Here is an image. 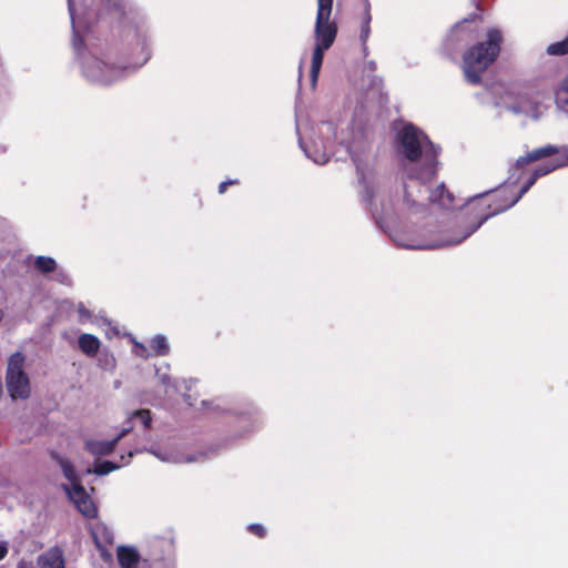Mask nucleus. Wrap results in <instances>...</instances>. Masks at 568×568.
Segmentation results:
<instances>
[{
	"instance_id": "nucleus-9",
	"label": "nucleus",
	"mask_w": 568,
	"mask_h": 568,
	"mask_svg": "<svg viewBox=\"0 0 568 568\" xmlns=\"http://www.w3.org/2000/svg\"><path fill=\"white\" fill-rule=\"evenodd\" d=\"M123 70L124 68L109 64L99 59H94L87 68L88 75L92 80L105 85L111 84L113 81L119 79L122 75Z\"/></svg>"
},
{
	"instance_id": "nucleus-7",
	"label": "nucleus",
	"mask_w": 568,
	"mask_h": 568,
	"mask_svg": "<svg viewBox=\"0 0 568 568\" xmlns=\"http://www.w3.org/2000/svg\"><path fill=\"white\" fill-rule=\"evenodd\" d=\"M480 21V14L470 13L467 18L455 23L446 39L447 49L455 51L458 50L463 44L471 41L478 32V22Z\"/></svg>"
},
{
	"instance_id": "nucleus-38",
	"label": "nucleus",
	"mask_w": 568,
	"mask_h": 568,
	"mask_svg": "<svg viewBox=\"0 0 568 568\" xmlns=\"http://www.w3.org/2000/svg\"><path fill=\"white\" fill-rule=\"evenodd\" d=\"M69 3L71 4V0H69Z\"/></svg>"
},
{
	"instance_id": "nucleus-16",
	"label": "nucleus",
	"mask_w": 568,
	"mask_h": 568,
	"mask_svg": "<svg viewBox=\"0 0 568 568\" xmlns=\"http://www.w3.org/2000/svg\"><path fill=\"white\" fill-rule=\"evenodd\" d=\"M78 343L81 352L90 357L98 354L101 345L100 339L97 336L87 333L79 336Z\"/></svg>"
},
{
	"instance_id": "nucleus-37",
	"label": "nucleus",
	"mask_w": 568,
	"mask_h": 568,
	"mask_svg": "<svg viewBox=\"0 0 568 568\" xmlns=\"http://www.w3.org/2000/svg\"><path fill=\"white\" fill-rule=\"evenodd\" d=\"M3 318V312L0 310V321Z\"/></svg>"
},
{
	"instance_id": "nucleus-19",
	"label": "nucleus",
	"mask_w": 568,
	"mask_h": 568,
	"mask_svg": "<svg viewBox=\"0 0 568 568\" xmlns=\"http://www.w3.org/2000/svg\"><path fill=\"white\" fill-rule=\"evenodd\" d=\"M34 267L38 272L42 274H48L57 268V263L52 257L49 256H38L34 260Z\"/></svg>"
},
{
	"instance_id": "nucleus-1",
	"label": "nucleus",
	"mask_w": 568,
	"mask_h": 568,
	"mask_svg": "<svg viewBox=\"0 0 568 568\" xmlns=\"http://www.w3.org/2000/svg\"><path fill=\"white\" fill-rule=\"evenodd\" d=\"M366 100L357 91L349 92L344 104V119L338 123H327L333 131L334 139L344 145L356 168L357 176L363 185L362 201L371 209L376 225L388 234L390 240L399 247L406 250H435L445 246L458 245L474 234L484 223L481 217L510 197L516 192L513 186L524 176L525 168L513 172L509 168V178L505 185L497 190L486 191L469 200L465 211L455 215L450 224L442 225L432 221L415 226L389 227L387 220L392 219L395 210L382 202L381 209L376 201L382 192L383 178L377 174L373 164L374 132L367 125Z\"/></svg>"
},
{
	"instance_id": "nucleus-8",
	"label": "nucleus",
	"mask_w": 568,
	"mask_h": 568,
	"mask_svg": "<svg viewBox=\"0 0 568 568\" xmlns=\"http://www.w3.org/2000/svg\"><path fill=\"white\" fill-rule=\"evenodd\" d=\"M552 155H558V158L562 161V163L568 166V145L555 146L551 144L544 145L537 149L529 151L526 155L519 156L515 161L514 171L516 172L518 169L524 165H528L532 162L550 158Z\"/></svg>"
},
{
	"instance_id": "nucleus-20",
	"label": "nucleus",
	"mask_w": 568,
	"mask_h": 568,
	"mask_svg": "<svg viewBox=\"0 0 568 568\" xmlns=\"http://www.w3.org/2000/svg\"><path fill=\"white\" fill-rule=\"evenodd\" d=\"M150 347L156 356H165L170 351L166 338L163 335H156L153 337Z\"/></svg>"
},
{
	"instance_id": "nucleus-30",
	"label": "nucleus",
	"mask_w": 568,
	"mask_h": 568,
	"mask_svg": "<svg viewBox=\"0 0 568 568\" xmlns=\"http://www.w3.org/2000/svg\"><path fill=\"white\" fill-rule=\"evenodd\" d=\"M300 144L303 148L306 156L310 158L314 163H318V152L316 150L314 152L308 151L302 141Z\"/></svg>"
},
{
	"instance_id": "nucleus-13",
	"label": "nucleus",
	"mask_w": 568,
	"mask_h": 568,
	"mask_svg": "<svg viewBox=\"0 0 568 568\" xmlns=\"http://www.w3.org/2000/svg\"><path fill=\"white\" fill-rule=\"evenodd\" d=\"M38 568H65V558L61 547L53 546L37 558Z\"/></svg>"
},
{
	"instance_id": "nucleus-12",
	"label": "nucleus",
	"mask_w": 568,
	"mask_h": 568,
	"mask_svg": "<svg viewBox=\"0 0 568 568\" xmlns=\"http://www.w3.org/2000/svg\"><path fill=\"white\" fill-rule=\"evenodd\" d=\"M130 432V428H123L111 440H89L87 442V449L94 456H105L111 454L116 447L118 443Z\"/></svg>"
},
{
	"instance_id": "nucleus-24",
	"label": "nucleus",
	"mask_w": 568,
	"mask_h": 568,
	"mask_svg": "<svg viewBox=\"0 0 568 568\" xmlns=\"http://www.w3.org/2000/svg\"><path fill=\"white\" fill-rule=\"evenodd\" d=\"M60 465L62 467L64 477L71 481L70 489H73V483H80L77 478L75 470H74L73 466L67 459H61Z\"/></svg>"
},
{
	"instance_id": "nucleus-14",
	"label": "nucleus",
	"mask_w": 568,
	"mask_h": 568,
	"mask_svg": "<svg viewBox=\"0 0 568 568\" xmlns=\"http://www.w3.org/2000/svg\"><path fill=\"white\" fill-rule=\"evenodd\" d=\"M320 3V0H317ZM314 34H315V43L312 55V67H311V82L313 88L316 85L317 75L320 72V7L317 8L315 26H314Z\"/></svg>"
},
{
	"instance_id": "nucleus-36",
	"label": "nucleus",
	"mask_w": 568,
	"mask_h": 568,
	"mask_svg": "<svg viewBox=\"0 0 568 568\" xmlns=\"http://www.w3.org/2000/svg\"><path fill=\"white\" fill-rule=\"evenodd\" d=\"M362 52H363V55L364 57H367L368 55V47L367 44H362Z\"/></svg>"
},
{
	"instance_id": "nucleus-18",
	"label": "nucleus",
	"mask_w": 568,
	"mask_h": 568,
	"mask_svg": "<svg viewBox=\"0 0 568 568\" xmlns=\"http://www.w3.org/2000/svg\"><path fill=\"white\" fill-rule=\"evenodd\" d=\"M93 538L95 541L97 548L103 552L105 546L111 545L113 542V535L108 530L106 527H102L98 529L97 532L93 534Z\"/></svg>"
},
{
	"instance_id": "nucleus-31",
	"label": "nucleus",
	"mask_w": 568,
	"mask_h": 568,
	"mask_svg": "<svg viewBox=\"0 0 568 568\" xmlns=\"http://www.w3.org/2000/svg\"><path fill=\"white\" fill-rule=\"evenodd\" d=\"M8 555V545L6 541H0V561Z\"/></svg>"
},
{
	"instance_id": "nucleus-2",
	"label": "nucleus",
	"mask_w": 568,
	"mask_h": 568,
	"mask_svg": "<svg viewBox=\"0 0 568 568\" xmlns=\"http://www.w3.org/2000/svg\"><path fill=\"white\" fill-rule=\"evenodd\" d=\"M393 148L404 179L405 203H409L410 187L417 181L427 183L436 178L440 148L416 125L403 120L394 121Z\"/></svg>"
},
{
	"instance_id": "nucleus-21",
	"label": "nucleus",
	"mask_w": 568,
	"mask_h": 568,
	"mask_svg": "<svg viewBox=\"0 0 568 568\" xmlns=\"http://www.w3.org/2000/svg\"><path fill=\"white\" fill-rule=\"evenodd\" d=\"M546 52L549 55H557V57L568 54V36L561 41L550 43L547 47Z\"/></svg>"
},
{
	"instance_id": "nucleus-11",
	"label": "nucleus",
	"mask_w": 568,
	"mask_h": 568,
	"mask_svg": "<svg viewBox=\"0 0 568 568\" xmlns=\"http://www.w3.org/2000/svg\"><path fill=\"white\" fill-rule=\"evenodd\" d=\"M333 0H322V54L334 43L337 36L336 21H329Z\"/></svg>"
},
{
	"instance_id": "nucleus-32",
	"label": "nucleus",
	"mask_w": 568,
	"mask_h": 568,
	"mask_svg": "<svg viewBox=\"0 0 568 568\" xmlns=\"http://www.w3.org/2000/svg\"><path fill=\"white\" fill-rule=\"evenodd\" d=\"M17 568H33V566H32L31 561H27V560L22 559L18 562Z\"/></svg>"
},
{
	"instance_id": "nucleus-3",
	"label": "nucleus",
	"mask_w": 568,
	"mask_h": 568,
	"mask_svg": "<svg viewBox=\"0 0 568 568\" xmlns=\"http://www.w3.org/2000/svg\"><path fill=\"white\" fill-rule=\"evenodd\" d=\"M504 43V32L499 27L485 29L484 36L463 53V71L470 84H479L481 73L498 58Z\"/></svg>"
},
{
	"instance_id": "nucleus-23",
	"label": "nucleus",
	"mask_w": 568,
	"mask_h": 568,
	"mask_svg": "<svg viewBox=\"0 0 568 568\" xmlns=\"http://www.w3.org/2000/svg\"><path fill=\"white\" fill-rule=\"evenodd\" d=\"M555 102L558 111L568 118V90H559L556 94Z\"/></svg>"
},
{
	"instance_id": "nucleus-33",
	"label": "nucleus",
	"mask_w": 568,
	"mask_h": 568,
	"mask_svg": "<svg viewBox=\"0 0 568 568\" xmlns=\"http://www.w3.org/2000/svg\"><path fill=\"white\" fill-rule=\"evenodd\" d=\"M369 34L371 33H363V32H359V41L362 44H365L367 43V40L369 38Z\"/></svg>"
},
{
	"instance_id": "nucleus-27",
	"label": "nucleus",
	"mask_w": 568,
	"mask_h": 568,
	"mask_svg": "<svg viewBox=\"0 0 568 568\" xmlns=\"http://www.w3.org/2000/svg\"><path fill=\"white\" fill-rule=\"evenodd\" d=\"M247 530L258 538H264L266 536V529L261 524H251L247 526Z\"/></svg>"
},
{
	"instance_id": "nucleus-17",
	"label": "nucleus",
	"mask_w": 568,
	"mask_h": 568,
	"mask_svg": "<svg viewBox=\"0 0 568 568\" xmlns=\"http://www.w3.org/2000/svg\"><path fill=\"white\" fill-rule=\"evenodd\" d=\"M505 108L514 114L535 115V105L528 100H520L513 104H505Z\"/></svg>"
},
{
	"instance_id": "nucleus-6",
	"label": "nucleus",
	"mask_w": 568,
	"mask_h": 568,
	"mask_svg": "<svg viewBox=\"0 0 568 568\" xmlns=\"http://www.w3.org/2000/svg\"><path fill=\"white\" fill-rule=\"evenodd\" d=\"M26 356L21 352L10 355L6 372L7 390L12 399H27L31 387L28 374L24 371Z\"/></svg>"
},
{
	"instance_id": "nucleus-10",
	"label": "nucleus",
	"mask_w": 568,
	"mask_h": 568,
	"mask_svg": "<svg viewBox=\"0 0 568 568\" xmlns=\"http://www.w3.org/2000/svg\"><path fill=\"white\" fill-rule=\"evenodd\" d=\"M63 488L70 499L75 504L77 509L84 517L92 519L98 516V508L81 483H73V489H70L67 485H63Z\"/></svg>"
},
{
	"instance_id": "nucleus-35",
	"label": "nucleus",
	"mask_w": 568,
	"mask_h": 568,
	"mask_svg": "<svg viewBox=\"0 0 568 568\" xmlns=\"http://www.w3.org/2000/svg\"><path fill=\"white\" fill-rule=\"evenodd\" d=\"M361 32L363 33H371V27L369 24H361Z\"/></svg>"
},
{
	"instance_id": "nucleus-22",
	"label": "nucleus",
	"mask_w": 568,
	"mask_h": 568,
	"mask_svg": "<svg viewBox=\"0 0 568 568\" xmlns=\"http://www.w3.org/2000/svg\"><path fill=\"white\" fill-rule=\"evenodd\" d=\"M104 8L116 14L119 18L125 17V4L122 0H102Z\"/></svg>"
},
{
	"instance_id": "nucleus-5",
	"label": "nucleus",
	"mask_w": 568,
	"mask_h": 568,
	"mask_svg": "<svg viewBox=\"0 0 568 568\" xmlns=\"http://www.w3.org/2000/svg\"><path fill=\"white\" fill-rule=\"evenodd\" d=\"M551 158L552 159H550L549 161H546V162L537 165L529 173L527 180L521 185L519 191L516 192V194H513L510 197H505L504 202L500 205L496 206L494 209V211H490L488 214L484 215L478 223L479 224L480 223H485L490 217H493V216H495L497 214H500V213L509 210L510 207H513L530 190V187L536 183V181L539 178L545 176V175L556 171L557 169L566 166L562 163V161L558 158V155H552Z\"/></svg>"
},
{
	"instance_id": "nucleus-26",
	"label": "nucleus",
	"mask_w": 568,
	"mask_h": 568,
	"mask_svg": "<svg viewBox=\"0 0 568 568\" xmlns=\"http://www.w3.org/2000/svg\"><path fill=\"white\" fill-rule=\"evenodd\" d=\"M132 418L139 419L145 428L151 426L152 417L149 409H139L132 414Z\"/></svg>"
},
{
	"instance_id": "nucleus-29",
	"label": "nucleus",
	"mask_w": 568,
	"mask_h": 568,
	"mask_svg": "<svg viewBox=\"0 0 568 568\" xmlns=\"http://www.w3.org/2000/svg\"><path fill=\"white\" fill-rule=\"evenodd\" d=\"M235 184H239V180H227V181L221 182L219 185V193L220 194L225 193L229 185H235Z\"/></svg>"
},
{
	"instance_id": "nucleus-15",
	"label": "nucleus",
	"mask_w": 568,
	"mask_h": 568,
	"mask_svg": "<svg viewBox=\"0 0 568 568\" xmlns=\"http://www.w3.org/2000/svg\"><path fill=\"white\" fill-rule=\"evenodd\" d=\"M116 557L121 568H138L140 554L134 547L119 546Z\"/></svg>"
},
{
	"instance_id": "nucleus-34",
	"label": "nucleus",
	"mask_w": 568,
	"mask_h": 568,
	"mask_svg": "<svg viewBox=\"0 0 568 568\" xmlns=\"http://www.w3.org/2000/svg\"><path fill=\"white\" fill-rule=\"evenodd\" d=\"M366 68H367V69H368V71H371V72L375 71V69H376V63H375V61H368V62L366 63Z\"/></svg>"
},
{
	"instance_id": "nucleus-25",
	"label": "nucleus",
	"mask_w": 568,
	"mask_h": 568,
	"mask_svg": "<svg viewBox=\"0 0 568 568\" xmlns=\"http://www.w3.org/2000/svg\"><path fill=\"white\" fill-rule=\"evenodd\" d=\"M118 468H119V465H116L110 460H104V462L98 463L95 465L94 473L97 475L103 476V475H108L109 473H111Z\"/></svg>"
},
{
	"instance_id": "nucleus-28",
	"label": "nucleus",
	"mask_w": 568,
	"mask_h": 568,
	"mask_svg": "<svg viewBox=\"0 0 568 568\" xmlns=\"http://www.w3.org/2000/svg\"><path fill=\"white\" fill-rule=\"evenodd\" d=\"M371 21H372L371 4H369L368 0H365V11H364V16H363V19H362V23L363 24H371Z\"/></svg>"
},
{
	"instance_id": "nucleus-4",
	"label": "nucleus",
	"mask_w": 568,
	"mask_h": 568,
	"mask_svg": "<svg viewBox=\"0 0 568 568\" xmlns=\"http://www.w3.org/2000/svg\"><path fill=\"white\" fill-rule=\"evenodd\" d=\"M435 178L427 183H420L417 181L414 186L410 187L409 203H405V196L403 197L400 211H406L409 214L424 213L426 210V202L438 204L439 206L447 209L453 204V195L446 190L444 183L437 184L435 189H432L430 184Z\"/></svg>"
}]
</instances>
